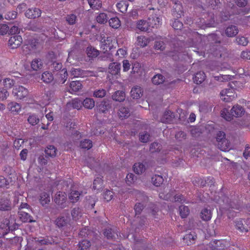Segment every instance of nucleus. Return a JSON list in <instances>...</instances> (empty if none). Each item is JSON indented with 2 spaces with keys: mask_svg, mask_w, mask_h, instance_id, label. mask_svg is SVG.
Returning <instances> with one entry per match:
<instances>
[{
  "mask_svg": "<svg viewBox=\"0 0 250 250\" xmlns=\"http://www.w3.org/2000/svg\"><path fill=\"white\" fill-rule=\"evenodd\" d=\"M197 21L199 27L203 29L214 27L216 25L214 15L212 13H207L202 15Z\"/></svg>",
  "mask_w": 250,
  "mask_h": 250,
  "instance_id": "nucleus-1",
  "label": "nucleus"
},
{
  "mask_svg": "<svg viewBox=\"0 0 250 250\" xmlns=\"http://www.w3.org/2000/svg\"><path fill=\"white\" fill-rule=\"evenodd\" d=\"M214 201L220 206V208L224 210H229L230 209L235 208V205L232 202L229 198L223 194L221 196H215Z\"/></svg>",
  "mask_w": 250,
  "mask_h": 250,
  "instance_id": "nucleus-2",
  "label": "nucleus"
},
{
  "mask_svg": "<svg viewBox=\"0 0 250 250\" xmlns=\"http://www.w3.org/2000/svg\"><path fill=\"white\" fill-rule=\"evenodd\" d=\"M111 100L104 99L102 101L97 103L96 107L97 110L100 113H105L112 108Z\"/></svg>",
  "mask_w": 250,
  "mask_h": 250,
  "instance_id": "nucleus-3",
  "label": "nucleus"
},
{
  "mask_svg": "<svg viewBox=\"0 0 250 250\" xmlns=\"http://www.w3.org/2000/svg\"><path fill=\"white\" fill-rule=\"evenodd\" d=\"M111 42V38L107 37V39L104 40V41H102L101 48L104 53L105 54L104 56H101L100 57L102 60H105V58H110L111 54L110 53H106L108 51L110 50L113 46V44H111L110 42Z\"/></svg>",
  "mask_w": 250,
  "mask_h": 250,
  "instance_id": "nucleus-4",
  "label": "nucleus"
},
{
  "mask_svg": "<svg viewBox=\"0 0 250 250\" xmlns=\"http://www.w3.org/2000/svg\"><path fill=\"white\" fill-rule=\"evenodd\" d=\"M66 200L67 194L64 192L58 191L55 195L54 202L62 208H65Z\"/></svg>",
  "mask_w": 250,
  "mask_h": 250,
  "instance_id": "nucleus-5",
  "label": "nucleus"
},
{
  "mask_svg": "<svg viewBox=\"0 0 250 250\" xmlns=\"http://www.w3.org/2000/svg\"><path fill=\"white\" fill-rule=\"evenodd\" d=\"M14 207L10 199L3 197L0 199V211H10Z\"/></svg>",
  "mask_w": 250,
  "mask_h": 250,
  "instance_id": "nucleus-6",
  "label": "nucleus"
},
{
  "mask_svg": "<svg viewBox=\"0 0 250 250\" xmlns=\"http://www.w3.org/2000/svg\"><path fill=\"white\" fill-rule=\"evenodd\" d=\"M230 113L229 114L228 119H232L233 116L236 117H241L245 113L244 108L238 104L234 105L230 110Z\"/></svg>",
  "mask_w": 250,
  "mask_h": 250,
  "instance_id": "nucleus-7",
  "label": "nucleus"
},
{
  "mask_svg": "<svg viewBox=\"0 0 250 250\" xmlns=\"http://www.w3.org/2000/svg\"><path fill=\"white\" fill-rule=\"evenodd\" d=\"M197 238V233L194 230H189L186 231V234L184 236L183 240L188 246H189L195 243V241Z\"/></svg>",
  "mask_w": 250,
  "mask_h": 250,
  "instance_id": "nucleus-8",
  "label": "nucleus"
},
{
  "mask_svg": "<svg viewBox=\"0 0 250 250\" xmlns=\"http://www.w3.org/2000/svg\"><path fill=\"white\" fill-rule=\"evenodd\" d=\"M175 113L171 111L166 110L160 118L162 123L165 124H171L174 122L176 119Z\"/></svg>",
  "mask_w": 250,
  "mask_h": 250,
  "instance_id": "nucleus-9",
  "label": "nucleus"
},
{
  "mask_svg": "<svg viewBox=\"0 0 250 250\" xmlns=\"http://www.w3.org/2000/svg\"><path fill=\"white\" fill-rule=\"evenodd\" d=\"M13 94L20 99L26 97L28 94V90L22 86H19L18 87L13 89Z\"/></svg>",
  "mask_w": 250,
  "mask_h": 250,
  "instance_id": "nucleus-10",
  "label": "nucleus"
},
{
  "mask_svg": "<svg viewBox=\"0 0 250 250\" xmlns=\"http://www.w3.org/2000/svg\"><path fill=\"white\" fill-rule=\"evenodd\" d=\"M184 15L183 7L180 2H175L173 6L172 15L175 18H180Z\"/></svg>",
  "mask_w": 250,
  "mask_h": 250,
  "instance_id": "nucleus-11",
  "label": "nucleus"
},
{
  "mask_svg": "<svg viewBox=\"0 0 250 250\" xmlns=\"http://www.w3.org/2000/svg\"><path fill=\"white\" fill-rule=\"evenodd\" d=\"M22 40L21 36L14 35L11 37L9 40V45L12 48H17L22 42Z\"/></svg>",
  "mask_w": 250,
  "mask_h": 250,
  "instance_id": "nucleus-12",
  "label": "nucleus"
},
{
  "mask_svg": "<svg viewBox=\"0 0 250 250\" xmlns=\"http://www.w3.org/2000/svg\"><path fill=\"white\" fill-rule=\"evenodd\" d=\"M28 44L22 46L23 51L25 53H28L30 48L32 49L37 48V45L39 44L38 40L35 39L29 40Z\"/></svg>",
  "mask_w": 250,
  "mask_h": 250,
  "instance_id": "nucleus-13",
  "label": "nucleus"
},
{
  "mask_svg": "<svg viewBox=\"0 0 250 250\" xmlns=\"http://www.w3.org/2000/svg\"><path fill=\"white\" fill-rule=\"evenodd\" d=\"M41 11L38 8L28 9L25 13V16L29 19H35L41 16Z\"/></svg>",
  "mask_w": 250,
  "mask_h": 250,
  "instance_id": "nucleus-14",
  "label": "nucleus"
},
{
  "mask_svg": "<svg viewBox=\"0 0 250 250\" xmlns=\"http://www.w3.org/2000/svg\"><path fill=\"white\" fill-rule=\"evenodd\" d=\"M97 201L95 196H87L85 197L84 207L88 209H92Z\"/></svg>",
  "mask_w": 250,
  "mask_h": 250,
  "instance_id": "nucleus-15",
  "label": "nucleus"
},
{
  "mask_svg": "<svg viewBox=\"0 0 250 250\" xmlns=\"http://www.w3.org/2000/svg\"><path fill=\"white\" fill-rule=\"evenodd\" d=\"M108 72L111 75H119L121 70V64L116 62L110 63L108 66Z\"/></svg>",
  "mask_w": 250,
  "mask_h": 250,
  "instance_id": "nucleus-16",
  "label": "nucleus"
},
{
  "mask_svg": "<svg viewBox=\"0 0 250 250\" xmlns=\"http://www.w3.org/2000/svg\"><path fill=\"white\" fill-rule=\"evenodd\" d=\"M18 214L21 220L23 222L32 223L35 221L30 215V212L21 210L18 211Z\"/></svg>",
  "mask_w": 250,
  "mask_h": 250,
  "instance_id": "nucleus-17",
  "label": "nucleus"
},
{
  "mask_svg": "<svg viewBox=\"0 0 250 250\" xmlns=\"http://www.w3.org/2000/svg\"><path fill=\"white\" fill-rule=\"evenodd\" d=\"M217 147L223 151H228L230 150V142L227 139H223L221 142L215 143Z\"/></svg>",
  "mask_w": 250,
  "mask_h": 250,
  "instance_id": "nucleus-18",
  "label": "nucleus"
},
{
  "mask_svg": "<svg viewBox=\"0 0 250 250\" xmlns=\"http://www.w3.org/2000/svg\"><path fill=\"white\" fill-rule=\"evenodd\" d=\"M4 224H5L6 227H8L9 230L13 231L18 229L20 225L16 222L14 220H10L5 219L4 220Z\"/></svg>",
  "mask_w": 250,
  "mask_h": 250,
  "instance_id": "nucleus-19",
  "label": "nucleus"
},
{
  "mask_svg": "<svg viewBox=\"0 0 250 250\" xmlns=\"http://www.w3.org/2000/svg\"><path fill=\"white\" fill-rule=\"evenodd\" d=\"M130 93L133 99H138L143 95V90L141 87L136 86L132 88Z\"/></svg>",
  "mask_w": 250,
  "mask_h": 250,
  "instance_id": "nucleus-20",
  "label": "nucleus"
},
{
  "mask_svg": "<svg viewBox=\"0 0 250 250\" xmlns=\"http://www.w3.org/2000/svg\"><path fill=\"white\" fill-rule=\"evenodd\" d=\"M112 98L113 100L122 102H123L125 98V92L123 90L116 91L112 95Z\"/></svg>",
  "mask_w": 250,
  "mask_h": 250,
  "instance_id": "nucleus-21",
  "label": "nucleus"
},
{
  "mask_svg": "<svg viewBox=\"0 0 250 250\" xmlns=\"http://www.w3.org/2000/svg\"><path fill=\"white\" fill-rule=\"evenodd\" d=\"M206 77V76L204 72H198L193 77V82L197 84H201L205 80Z\"/></svg>",
  "mask_w": 250,
  "mask_h": 250,
  "instance_id": "nucleus-22",
  "label": "nucleus"
},
{
  "mask_svg": "<svg viewBox=\"0 0 250 250\" xmlns=\"http://www.w3.org/2000/svg\"><path fill=\"white\" fill-rule=\"evenodd\" d=\"M238 33L237 27L235 25H230L228 26L226 30L225 33L229 37H233L235 36Z\"/></svg>",
  "mask_w": 250,
  "mask_h": 250,
  "instance_id": "nucleus-23",
  "label": "nucleus"
},
{
  "mask_svg": "<svg viewBox=\"0 0 250 250\" xmlns=\"http://www.w3.org/2000/svg\"><path fill=\"white\" fill-rule=\"evenodd\" d=\"M50 201V198L49 193L45 192L41 193L40 195V202L42 206L46 207V205H48Z\"/></svg>",
  "mask_w": 250,
  "mask_h": 250,
  "instance_id": "nucleus-24",
  "label": "nucleus"
},
{
  "mask_svg": "<svg viewBox=\"0 0 250 250\" xmlns=\"http://www.w3.org/2000/svg\"><path fill=\"white\" fill-rule=\"evenodd\" d=\"M207 3L210 8L214 10H219L222 7L220 0H208Z\"/></svg>",
  "mask_w": 250,
  "mask_h": 250,
  "instance_id": "nucleus-25",
  "label": "nucleus"
},
{
  "mask_svg": "<svg viewBox=\"0 0 250 250\" xmlns=\"http://www.w3.org/2000/svg\"><path fill=\"white\" fill-rule=\"evenodd\" d=\"M119 118L122 120L127 118L130 115L129 109L125 107H122L118 111Z\"/></svg>",
  "mask_w": 250,
  "mask_h": 250,
  "instance_id": "nucleus-26",
  "label": "nucleus"
},
{
  "mask_svg": "<svg viewBox=\"0 0 250 250\" xmlns=\"http://www.w3.org/2000/svg\"><path fill=\"white\" fill-rule=\"evenodd\" d=\"M243 222H245V221L244 219L237 221L236 222V227L237 229L240 230L242 232L244 231L247 232L250 229V227H249L248 225H245Z\"/></svg>",
  "mask_w": 250,
  "mask_h": 250,
  "instance_id": "nucleus-27",
  "label": "nucleus"
},
{
  "mask_svg": "<svg viewBox=\"0 0 250 250\" xmlns=\"http://www.w3.org/2000/svg\"><path fill=\"white\" fill-rule=\"evenodd\" d=\"M201 218L205 221L209 220L211 218V213L210 209L205 208L202 210L200 213Z\"/></svg>",
  "mask_w": 250,
  "mask_h": 250,
  "instance_id": "nucleus-28",
  "label": "nucleus"
},
{
  "mask_svg": "<svg viewBox=\"0 0 250 250\" xmlns=\"http://www.w3.org/2000/svg\"><path fill=\"white\" fill-rule=\"evenodd\" d=\"M57 149L53 145L48 146L45 150L46 157L47 156L54 157L57 155Z\"/></svg>",
  "mask_w": 250,
  "mask_h": 250,
  "instance_id": "nucleus-29",
  "label": "nucleus"
},
{
  "mask_svg": "<svg viewBox=\"0 0 250 250\" xmlns=\"http://www.w3.org/2000/svg\"><path fill=\"white\" fill-rule=\"evenodd\" d=\"M151 136L147 131L141 132L139 133V140L143 143H146L150 141Z\"/></svg>",
  "mask_w": 250,
  "mask_h": 250,
  "instance_id": "nucleus-30",
  "label": "nucleus"
},
{
  "mask_svg": "<svg viewBox=\"0 0 250 250\" xmlns=\"http://www.w3.org/2000/svg\"><path fill=\"white\" fill-rule=\"evenodd\" d=\"M42 62L40 59H35L32 61L31 63V66L34 70L41 69L42 67Z\"/></svg>",
  "mask_w": 250,
  "mask_h": 250,
  "instance_id": "nucleus-31",
  "label": "nucleus"
},
{
  "mask_svg": "<svg viewBox=\"0 0 250 250\" xmlns=\"http://www.w3.org/2000/svg\"><path fill=\"white\" fill-rule=\"evenodd\" d=\"M164 178L159 175H155L151 178V182L156 187H160L164 182Z\"/></svg>",
  "mask_w": 250,
  "mask_h": 250,
  "instance_id": "nucleus-32",
  "label": "nucleus"
},
{
  "mask_svg": "<svg viewBox=\"0 0 250 250\" xmlns=\"http://www.w3.org/2000/svg\"><path fill=\"white\" fill-rule=\"evenodd\" d=\"M83 105L87 109H92L95 106V101L92 98H87L82 101Z\"/></svg>",
  "mask_w": 250,
  "mask_h": 250,
  "instance_id": "nucleus-33",
  "label": "nucleus"
},
{
  "mask_svg": "<svg viewBox=\"0 0 250 250\" xmlns=\"http://www.w3.org/2000/svg\"><path fill=\"white\" fill-rule=\"evenodd\" d=\"M150 39L143 36H139L137 38V44L141 47L146 46L150 42Z\"/></svg>",
  "mask_w": 250,
  "mask_h": 250,
  "instance_id": "nucleus-34",
  "label": "nucleus"
},
{
  "mask_svg": "<svg viewBox=\"0 0 250 250\" xmlns=\"http://www.w3.org/2000/svg\"><path fill=\"white\" fill-rule=\"evenodd\" d=\"M162 149V145L160 143L154 142L151 143L149 147V151L151 153L159 152Z\"/></svg>",
  "mask_w": 250,
  "mask_h": 250,
  "instance_id": "nucleus-35",
  "label": "nucleus"
},
{
  "mask_svg": "<svg viewBox=\"0 0 250 250\" xmlns=\"http://www.w3.org/2000/svg\"><path fill=\"white\" fill-rule=\"evenodd\" d=\"M165 78L161 74H157L152 78V82L154 84H160L165 82Z\"/></svg>",
  "mask_w": 250,
  "mask_h": 250,
  "instance_id": "nucleus-36",
  "label": "nucleus"
},
{
  "mask_svg": "<svg viewBox=\"0 0 250 250\" xmlns=\"http://www.w3.org/2000/svg\"><path fill=\"white\" fill-rule=\"evenodd\" d=\"M82 209L79 207H75L71 210V215L73 220L79 219L82 216Z\"/></svg>",
  "mask_w": 250,
  "mask_h": 250,
  "instance_id": "nucleus-37",
  "label": "nucleus"
},
{
  "mask_svg": "<svg viewBox=\"0 0 250 250\" xmlns=\"http://www.w3.org/2000/svg\"><path fill=\"white\" fill-rule=\"evenodd\" d=\"M87 55L89 58H95L99 54V51L92 46H89L86 49Z\"/></svg>",
  "mask_w": 250,
  "mask_h": 250,
  "instance_id": "nucleus-38",
  "label": "nucleus"
},
{
  "mask_svg": "<svg viewBox=\"0 0 250 250\" xmlns=\"http://www.w3.org/2000/svg\"><path fill=\"white\" fill-rule=\"evenodd\" d=\"M103 187V180L100 177H97L93 182V188L100 190Z\"/></svg>",
  "mask_w": 250,
  "mask_h": 250,
  "instance_id": "nucleus-39",
  "label": "nucleus"
},
{
  "mask_svg": "<svg viewBox=\"0 0 250 250\" xmlns=\"http://www.w3.org/2000/svg\"><path fill=\"white\" fill-rule=\"evenodd\" d=\"M27 121L31 125L34 126L39 123L40 118L37 115L33 114L29 116Z\"/></svg>",
  "mask_w": 250,
  "mask_h": 250,
  "instance_id": "nucleus-40",
  "label": "nucleus"
},
{
  "mask_svg": "<svg viewBox=\"0 0 250 250\" xmlns=\"http://www.w3.org/2000/svg\"><path fill=\"white\" fill-rule=\"evenodd\" d=\"M180 215L182 218H186L189 213L188 208L184 205H181L179 208Z\"/></svg>",
  "mask_w": 250,
  "mask_h": 250,
  "instance_id": "nucleus-41",
  "label": "nucleus"
},
{
  "mask_svg": "<svg viewBox=\"0 0 250 250\" xmlns=\"http://www.w3.org/2000/svg\"><path fill=\"white\" fill-rule=\"evenodd\" d=\"M104 234L105 237L108 239H113L115 238V232L111 228H106L104 230Z\"/></svg>",
  "mask_w": 250,
  "mask_h": 250,
  "instance_id": "nucleus-42",
  "label": "nucleus"
},
{
  "mask_svg": "<svg viewBox=\"0 0 250 250\" xmlns=\"http://www.w3.org/2000/svg\"><path fill=\"white\" fill-rule=\"evenodd\" d=\"M54 77L51 73L45 72L42 75V79L46 83H50L53 80Z\"/></svg>",
  "mask_w": 250,
  "mask_h": 250,
  "instance_id": "nucleus-43",
  "label": "nucleus"
},
{
  "mask_svg": "<svg viewBox=\"0 0 250 250\" xmlns=\"http://www.w3.org/2000/svg\"><path fill=\"white\" fill-rule=\"evenodd\" d=\"M108 22L109 25L115 29H117L121 25V21L117 17L111 18Z\"/></svg>",
  "mask_w": 250,
  "mask_h": 250,
  "instance_id": "nucleus-44",
  "label": "nucleus"
},
{
  "mask_svg": "<svg viewBox=\"0 0 250 250\" xmlns=\"http://www.w3.org/2000/svg\"><path fill=\"white\" fill-rule=\"evenodd\" d=\"M137 28L143 31H147L149 29L146 21L141 20L138 21L137 25Z\"/></svg>",
  "mask_w": 250,
  "mask_h": 250,
  "instance_id": "nucleus-45",
  "label": "nucleus"
},
{
  "mask_svg": "<svg viewBox=\"0 0 250 250\" xmlns=\"http://www.w3.org/2000/svg\"><path fill=\"white\" fill-rule=\"evenodd\" d=\"M70 87L73 91L77 92L82 88V84L79 81H72L70 83Z\"/></svg>",
  "mask_w": 250,
  "mask_h": 250,
  "instance_id": "nucleus-46",
  "label": "nucleus"
},
{
  "mask_svg": "<svg viewBox=\"0 0 250 250\" xmlns=\"http://www.w3.org/2000/svg\"><path fill=\"white\" fill-rule=\"evenodd\" d=\"M78 246L81 250H87L91 246V242L84 239L79 242Z\"/></svg>",
  "mask_w": 250,
  "mask_h": 250,
  "instance_id": "nucleus-47",
  "label": "nucleus"
},
{
  "mask_svg": "<svg viewBox=\"0 0 250 250\" xmlns=\"http://www.w3.org/2000/svg\"><path fill=\"white\" fill-rule=\"evenodd\" d=\"M69 104L73 108L77 109H80L83 105L82 101L78 98L73 99Z\"/></svg>",
  "mask_w": 250,
  "mask_h": 250,
  "instance_id": "nucleus-48",
  "label": "nucleus"
},
{
  "mask_svg": "<svg viewBox=\"0 0 250 250\" xmlns=\"http://www.w3.org/2000/svg\"><path fill=\"white\" fill-rule=\"evenodd\" d=\"M80 146L82 148L89 149L92 146V142L89 139H84L81 141Z\"/></svg>",
  "mask_w": 250,
  "mask_h": 250,
  "instance_id": "nucleus-49",
  "label": "nucleus"
},
{
  "mask_svg": "<svg viewBox=\"0 0 250 250\" xmlns=\"http://www.w3.org/2000/svg\"><path fill=\"white\" fill-rule=\"evenodd\" d=\"M88 3L92 9L97 10L102 6V2L99 0H88Z\"/></svg>",
  "mask_w": 250,
  "mask_h": 250,
  "instance_id": "nucleus-50",
  "label": "nucleus"
},
{
  "mask_svg": "<svg viewBox=\"0 0 250 250\" xmlns=\"http://www.w3.org/2000/svg\"><path fill=\"white\" fill-rule=\"evenodd\" d=\"M80 194L78 191H73L68 195V198L73 203L76 202L79 199Z\"/></svg>",
  "mask_w": 250,
  "mask_h": 250,
  "instance_id": "nucleus-51",
  "label": "nucleus"
},
{
  "mask_svg": "<svg viewBox=\"0 0 250 250\" xmlns=\"http://www.w3.org/2000/svg\"><path fill=\"white\" fill-rule=\"evenodd\" d=\"M55 223L59 228H62L67 225V222L64 217H59L56 219Z\"/></svg>",
  "mask_w": 250,
  "mask_h": 250,
  "instance_id": "nucleus-52",
  "label": "nucleus"
},
{
  "mask_svg": "<svg viewBox=\"0 0 250 250\" xmlns=\"http://www.w3.org/2000/svg\"><path fill=\"white\" fill-rule=\"evenodd\" d=\"M71 74L72 75H73L75 77H78L80 76L87 74L88 73H93V72L91 71H86L85 73L84 72V71L80 69H72L71 70Z\"/></svg>",
  "mask_w": 250,
  "mask_h": 250,
  "instance_id": "nucleus-53",
  "label": "nucleus"
},
{
  "mask_svg": "<svg viewBox=\"0 0 250 250\" xmlns=\"http://www.w3.org/2000/svg\"><path fill=\"white\" fill-rule=\"evenodd\" d=\"M199 110L201 112L206 113L211 110V106L207 103H203L200 104Z\"/></svg>",
  "mask_w": 250,
  "mask_h": 250,
  "instance_id": "nucleus-54",
  "label": "nucleus"
},
{
  "mask_svg": "<svg viewBox=\"0 0 250 250\" xmlns=\"http://www.w3.org/2000/svg\"><path fill=\"white\" fill-rule=\"evenodd\" d=\"M145 166L143 164L138 163L134 165V172L137 174L142 173L145 171Z\"/></svg>",
  "mask_w": 250,
  "mask_h": 250,
  "instance_id": "nucleus-55",
  "label": "nucleus"
},
{
  "mask_svg": "<svg viewBox=\"0 0 250 250\" xmlns=\"http://www.w3.org/2000/svg\"><path fill=\"white\" fill-rule=\"evenodd\" d=\"M116 6L119 10L124 13L126 11L128 4L126 3V1H121L117 3Z\"/></svg>",
  "mask_w": 250,
  "mask_h": 250,
  "instance_id": "nucleus-56",
  "label": "nucleus"
},
{
  "mask_svg": "<svg viewBox=\"0 0 250 250\" xmlns=\"http://www.w3.org/2000/svg\"><path fill=\"white\" fill-rule=\"evenodd\" d=\"M107 16L104 13H100L96 18L97 22L101 24H104L107 21Z\"/></svg>",
  "mask_w": 250,
  "mask_h": 250,
  "instance_id": "nucleus-57",
  "label": "nucleus"
},
{
  "mask_svg": "<svg viewBox=\"0 0 250 250\" xmlns=\"http://www.w3.org/2000/svg\"><path fill=\"white\" fill-rule=\"evenodd\" d=\"M145 206L141 203H136L134 207V209L135 212V217L140 215L142 210L144 209Z\"/></svg>",
  "mask_w": 250,
  "mask_h": 250,
  "instance_id": "nucleus-58",
  "label": "nucleus"
},
{
  "mask_svg": "<svg viewBox=\"0 0 250 250\" xmlns=\"http://www.w3.org/2000/svg\"><path fill=\"white\" fill-rule=\"evenodd\" d=\"M171 25L175 30H181L183 26V24L177 18H174V20L171 23Z\"/></svg>",
  "mask_w": 250,
  "mask_h": 250,
  "instance_id": "nucleus-59",
  "label": "nucleus"
},
{
  "mask_svg": "<svg viewBox=\"0 0 250 250\" xmlns=\"http://www.w3.org/2000/svg\"><path fill=\"white\" fill-rule=\"evenodd\" d=\"M106 91L104 89H102L95 90L94 92L93 96H94V97H96V98H102L104 97L106 95Z\"/></svg>",
  "mask_w": 250,
  "mask_h": 250,
  "instance_id": "nucleus-60",
  "label": "nucleus"
},
{
  "mask_svg": "<svg viewBox=\"0 0 250 250\" xmlns=\"http://www.w3.org/2000/svg\"><path fill=\"white\" fill-rule=\"evenodd\" d=\"M154 47L155 49L163 51L165 49V43L162 41H156Z\"/></svg>",
  "mask_w": 250,
  "mask_h": 250,
  "instance_id": "nucleus-61",
  "label": "nucleus"
},
{
  "mask_svg": "<svg viewBox=\"0 0 250 250\" xmlns=\"http://www.w3.org/2000/svg\"><path fill=\"white\" fill-rule=\"evenodd\" d=\"M113 196V193L112 191L106 189L103 193V197L104 199L107 201H110Z\"/></svg>",
  "mask_w": 250,
  "mask_h": 250,
  "instance_id": "nucleus-62",
  "label": "nucleus"
},
{
  "mask_svg": "<svg viewBox=\"0 0 250 250\" xmlns=\"http://www.w3.org/2000/svg\"><path fill=\"white\" fill-rule=\"evenodd\" d=\"M236 41L239 45L246 46L247 45L249 41L247 38L244 37H238L236 39Z\"/></svg>",
  "mask_w": 250,
  "mask_h": 250,
  "instance_id": "nucleus-63",
  "label": "nucleus"
},
{
  "mask_svg": "<svg viewBox=\"0 0 250 250\" xmlns=\"http://www.w3.org/2000/svg\"><path fill=\"white\" fill-rule=\"evenodd\" d=\"M202 133L201 129L199 127H194L190 130V133L194 137H199Z\"/></svg>",
  "mask_w": 250,
  "mask_h": 250,
  "instance_id": "nucleus-64",
  "label": "nucleus"
}]
</instances>
